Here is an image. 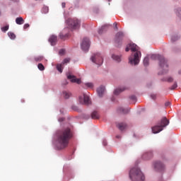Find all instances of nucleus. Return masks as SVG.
I'll list each match as a JSON object with an SVG mask.
<instances>
[{"label": "nucleus", "instance_id": "nucleus-1", "mask_svg": "<svg viewBox=\"0 0 181 181\" xmlns=\"http://www.w3.org/2000/svg\"><path fill=\"white\" fill-rule=\"evenodd\" d=\"M72 136H73L72 132L71 129L69 128L59 131L57 134V138H56L57 148L59 150H62L66 148Z\"/></svg>", "mask_w": 181, "mask_h": 181}, {"label": "nucleus", "instance_id": "nucleus-2", "mask_svg": "<svg viewBox=\"0 0 181 181\" xmlns=\"http://www.w3.org/2000/svg\"><path fill=\"white\" fill-rule=\"evenodd\" d=\"M129 50H132L133 54L129 57V63L134 66L138 65L141 57L140 47L135 43L130 42L126 47V52H129Z\"/></svg>", "mask_w": 181, "mask_h": 181}, {"label": "nucleus", "instance_id": "nucleus-3", "mask_svg": "<svg viewBox=\"0 0 181 181\" xmlns=\"http://www.w3.org/2000/svg\"><path fill=\"white\" fill-rule=\"evenodd\" d=\"M129 176L130 177V180H132V181H144L145 180V176L144 173L137 167H134L132 168V170H130Z\"/></svg>", "mask_w": 181, "mask_h": 181}, {"label": "nucleus", "instance_id": "nucleus-4", "mask_svg": "<svg viewBox=\"0 0 181 181\" xmlns=\"http://www.w3.org/2000/svg\"><path fill=\"white\" fill-rule=\"evenodd\" d=\"M158 58L159 61V67L160 69L163 71V72H159L158 74H166L168 71V64L167 59L164 57H162V55H151V59H156Z\"/></svg>", "mask_w": 181, "mask_h": 181}, {"label": "nucleus", "instance_id": "nucleus-5", "mask_svg": "<svg viewBox=\"0 0 181 181\" xmlns=\"http://www.w3.org/2000/svg\"><path fill=\"white\" fill-rule=\"evenodd\" d=\"M170 122L169 120L166 118V117H163L160 122L158 124V125L153 127L151 128L152 132L153 134H158L160 133L161 131L163 130V129L165 127H166L167 126H168Z\"/></svg>", "mask_w": 181, "mask_h": 181}, {"label": "nucleus", "instance_id": "nucleus-6", "mask_svg": "<svg viewBox=\"0 0 181 181\" xmlns=\"http://www.w3.org/2000/svg\"><path fill=\"white\" fill-rule=\"evenodd\" d=\"M91 61L95 64L96 65L100 66L104 62V59L99 52H97L96 54H93V56L90 58Z\"/></svg>", "mask_w": 181, "mask_h": 181}, {"label": "nucleus", "instance_id": "nucleus-7", "mask_svg": "<svg viewBox=\"0 0 181 181\" xmlns=\"http://www.w3.org/2000/svg\"><path fill=\"white\" fill-rule=\"evenodd\" d=\"M80 21L77 18H69L67 20V23L69 25V28L71 29H77L80 25Z\"/></svg>", "mask_w": 181, "mask_h": 181}, {"label": "nucleus", "instance_id": "nucleus-8", "mask_svg": "<svg viewBox=\"0 0 181 181\" xmlns=\"http://www.w3.org/2000/svg\"><path fill=\"white\" fill-rule=\"evenodd\" d=\"M80 103L88 105L91 103L90 99L88 95L83 93V96H79Z\"/></svg>", "mask_w": 181, "mask_h": 181}, {"label": "nucleus", "instance_id": "nucleus-9", "mask_svg": "<svg viewBox=\"0 0 181 181\" xmlns=\"http://www.w3.org/2000/svg\"><path fill=\"white\" fill-rule=\"evenodd\" d=\"M81 48L83 51L88 52L90 48V40L88 37H84L81 43Z\"/></svg>", "mask_w": 181, "mask_h": 181}, {"label": "nucleus", "instance_id": "nucleus-10", "mask_svg": "<svg viewBox=\"0 0 181 181\" xmlns=\"http://www.w3.org/2000/svg\"><path fill=\"white\" fill-rule=\"evenodd\" d=\"M154 170L156 172H163L165 170V165L160 162H156L154 163Z\"/></svg>", "mask_w": 181, "mask_h": 181}, {"label": "nucleus", "instance_id": "nucleus-11", "mask_svg": "<svg viewBox=\"0 0 181 181\" xmlns=\"http://www.w3.org/2000/svg\"><path fill=\"white\" fill-rule=\"evenodd\" d=\"M124 37V35L123 32L119 31L117 32V33H116V36L115 37V41H116V43H119L122 41Z\"/></svg>", "mask_w": 181, "mask_h": 181}, {"label": "nucleus", "instance_id": "nucleus-12", "mask_svg": "<svg viewBox=\"0 0 181 181\" xmlns=\"http://www.w3.org/2000/svg\"><path fill=\"white\" fill-rule=\"evenodd\" d=\"M49 41L51 44V45L54 46L56 45L57 42V36L55 35H52L50 36Z\"/></svg>", "mask_w": 181, "mask_h": 181}, {"label": "nucleus", "instance_id": "nucleus-13", "mask_svg": "<svg viewBox=\"0 0 181 181\" xmlns=\"http://www.w3.org/2000/svg\"><path fill=\"white\" fill-rule=\"evenodd\" d=\"M67 78L68 79L71 80L72 83H76L78 84L81 83V79H77L76 76H74V75H68Z\"/></svg>", "mask_w": 181, "mask_h": 181}, {"label": "nucleus", "instance_id": "nucleus-14", "mask_svg": "<svg viewBox=\"0 0 181 181\" xmlns=\"http://www.w3.org/2000/svg\"><path fill=\"white\" fill-rule=\"evenodd\" d=\"M66 29H64L59 35V37L62 40H65L69 37V33H66Z\"/></svg>", "mask_w": 181, "mask_h": 181}, {"label": "nucleus", "instance_id": "nucleus-15", "mask_svg": "<svg viewBox=\"0 0 181 181\" xmlns=\"http://www.w3.org/2000/svg\"><path fill=\"white\" fill-rule=\"evenodd\" d=\"M98 95H99V97H103V95L104 94L105 91V86H99V88H98Z\"/></svg>", "mask_w": 181, "mask_h": 181}, {"label": "nucleus", "instance_id": "nucleus-16", "mask_svg": "<svg viewBox=\"0 0 181 181\" xmlns=\"http://www.w3.org/2000/svg\"><path fill=\"white\" fill-rule=\"evenodd\" d=\"M107 28H108V25H103L102 26V28H99V30H98V33L101 35L103 34L104 32H106L107 30Z\"/></svg>", "mask_w": 181, "mask_h": 181}, {"label": "nucleus", "instance_id": "nucleus-17", "mask_svg": "<svg viewBox=\"0 0 181 181\" xmlns=\"http://www.w3.org/2000/svg\"><path fill=\"white\" fill-rule=\"evenodd\" d=\"M24 22H25V21H24V19L23 18V17H17V18H16V24H18V25H19L24 24Z\"/></svg>", "mask_w": 181, "mask_h": 181}, {"label": "nucleus", "instance_id": "nucleus-18", "mask_svg": "<svg viewBox=\"0 0 181 181\" xmlns=\"http://www.w3.org/2000/svg\"><path fill=\"white\" fill-rule=\"evenodd\" d=\"M91 117L93 119H100V115L97 111H94L91 114Z\"/></svg>", "mask_w": 181, "mask_h": 181}, {"label": "nucleus", "instance_id": "nucleus-19", "mask_svg": "<svg viewBox=\"0 0 181 181\" xmlns=\"http://www.w3.org/2000/svg\"><path fill=\"white\" fill-rule=\"evenodd\" d=\"M124 90H125V88H119L115 90L114 93H115V95H118L120 93H122Z\"/></svg>", "mask_w": 181, "mask_h": 181}, {"label": "nucleus", "instance_id": "nucleus-20", "mask_svg": "<svg viewBox=\"0 0 181 181\" xmlns=\"http://www.w3.org/2000/svg\"><path fill=\"white\" fill-rule=\"evenodd\" d=\"M112 59H113V60H115L117 62H121V57H119V55H115V54H113V55H112Z\"/></svg>", "mask_w": 181, "mask_h": 181}, {"label": "nucleus", "instance_id": "nucleus-21", "mask_svg": "<svg viewBox=\"0 0 181 181\" xmlns=\"http://www.w3.org/2000/svg\"><path fill=\"white\" fill-rule=\"evenodd\" d=\"M117 128H119V129L120 131H123L124 129H125L127 128V125L125 124L120 123V124H117Z\"/></svg>", "mask_w": 181, "mask_h": 181}, {"label": "nucleus", "instance_id": "nucleus-22", "mask_svg": "<svg viewBox=\"0 0 181 181\" xmlns=\"http://www.w3.org/2000/svg\"><path fill=\"white\" fill-rule=\"evenodd\" d=\"M63 95H64V97L66 99H68V98H69L71 97V93H70V92H67L66 90H64L63 91Z\"/></svg>", "mask_w": 181, "mask_h": 181}, {"label": "nucleus", "instance_id": "nucleus-23", "mask_svg": "<svg viewBox=\"0 0 181 181\" xmlns=\"http://www.w3.org/2000/svg\"><path fill=\"white\" fill-rule=\"evenodd\" d=\"M119 112L123 114H127L129 110L128 109H124V107H119Z\"/></svg>", "mask_w": 181, "mask_h": 181}, {"label": "nucleus", "instance_id": "nucleus-24", "mask_svg": "<svg viewBox=\"0 0 181 181\" xmlns=\"http://www.w3.org/2000/svg\"><path fill=\"white\" fill-rule=\"evenodd\" d=\"M151 157H152V154L151 153L143 155V158L146 160L150 159Z\"/></svg>", "mask_w": 181, "mask_h": 181}, {"label": "nucleus", "instance_id": "nucleus-25", "mask_svg": "<svg viewBox=\"0 0 181 181\" xmlns=\"http://www.w3.org/2000/svg\"><path fill=\"white\" fill-rule=\"evenodd\" d=\"M143 63L144 64V66H147L149 64V58L148 57H146L144 58V61H143Z\"/></svg>", "mask_w": 181, "mask_h": 181}, {"label": "nucleus", "instance_id": "nucleus-26", "mask_svg": "<svg viewBox=\"0 0 181 181\" xmlns=\"http://www.w3.org/2000/svg\"><path fill=\"white\" fill-rule=\"evenodd\" d=\"M62 64H58L57 65V70L60 72V73H62V71H63V68H62Z\"/></svg>", "mask_w": 181, "mask_h": 181}, {"label": "nucleus", "instance_id": "nucleus-27", "mask_svg": "<svg viewBox=\"0 0 181 181\" xmlns=\"http://www.w3.org/2000/svg\"><path fill=\"white\" fill-rule=\"evenodd\" d=\"M8 35L11 40H14L16 38V35L13 32H8Z\"/></svg>", "mask_w": 181, "mask_h": 181}, {"label": "nucleus", "instance_id": "nucleus-28", "mask_svg": "<svg viewBox=\"0 0 181 181\" xmlns=\"http://www.w3.org/2000/svg\"><path fill=\"white\" fill-rule=\"evenodd\" d=\"M85 86L86 87L89 88H93V83H92L91 82H87L86 83H85Z\"/></svg>", "mask_w": 181, "mask_h": 181}, {"label": "nucleus", "instance_id": "nucleus-29", "mask_svg": "<svg viewBox=\"0 0 181 181\" xmlns=\"http://www.w3.org/2000/svg\"><path fill=\"white\" fill-rule=\"evenodd\" d=\"M8 28H9V25H6L1 28V30H2V32L6 33L8 30Z\"/></svg>", "mask_w": 181, "mask_h": 181}, {"label": "nucleus", "instance_id": "nucleus-30", "mask_svg": "<svg viewBox=\"0 0 181 181\" xmlns=\"http://www.w3.org/2000/svg\"><path fill=\"white\" fill-rule=\"evenodd\" d=\"M71 61L70 58H65L62 64L64 65L69 63Z\"/></svg>", "mask_w": 181, "mask_h": 181}, {"label": "nucleus", "instance_id": "nucleus-31", "mask_svg": "<svg viewBox=\"0 0 181 181\" xmlns=\"http://www.w3.org/2000/svg\"><path fill=\"white\" fill-rule=\"evenodd\" d=\"M165 81H167L168 83H171L173 81V78H171V76H169L168 78H166V79H165Z\"/></svg>", "mask_w": 181, "mask_h": 181}, {"label": "nucleus", "instance_id": "nucleus-32", "mask_svg": "<svg viewBox=\"0 0 181 181\" xmlns=\"http://www.w3.org/2000/svg\"><path fill=\"white\" fill-rule=\"evenodd\" d=\"M38 69H39L40 71H44V70H45V66H44V65H42V64H38Z\"/></svg>", "mask_w": 181, "mask_h": 181}, {"label": "nucleus", "instance_id": "nucleus-33", "mask_svg": "<svg viewBox=\"0 0 181 181\" xmlns=\"http://www.w3.org/2000/svg\"><path fill=\"white\" fill-rule=\"evenodd\" d=\"M179 39V37L178 36H172L171 37V40L173 42H175L176 40H177Z\"/></svg>", "mask_w": 181, "mask_h": 181}, {"label": "nucleus", "instance_id": "nucleus-34", "mask_svg": "<svg viewBox=\"0 0 181 181\" xmlns=\"http://www.w3.org/2000/svg\"><path fill=\"white\" fill-rule=\"evenodd\" d=\"M43 59V57H37L36 58H35V60L36 62H41Z\"/></svg>", "mask_w": 181, "mask_h": 181}, {"label": "nucleus", "instance_id": "nucleus-35", "mask_svg": "<svg viewBox=\"0 0 181 181\" xmlns=\"http://www.w3.org/2000/svg\"><path fill=\"white\" fill-rule=\"evenodd\" d=\"M177 87V83H176V82H175V83H173V85L170 87V90H174Z\"/></svg>", "mask_w": 181, "mask_h": 181}, {"label": "nucleus", "instance_id": "nucleus-36", "mask_svg": "<svg viewBox=\"0 0 181 181\" xmlns=\"http://www.w3.org/2000/svg\"><path fill=\"white\" fill-rule=\"evenodd\" d=\"M48 11H49L48 7H47V6H45V7L43 8V12H44L45 13H48Z\"/></svg>", "mask_w": 181, "mask_h": 181}, {"label": "nucleus", "instance_id": "nucleus-37", "mask_svg": "<svg viewBox=\"0 0 181 181\" xmlns=\"http://www.w3.org/2000/svg\"><path fill=\"white\" fill-rule=\"evenodd\" d=\"M29 28H30V24L29 23H25L23 26L24 30H26Z\"/></svg>", "mask_w": 181, "mask_h": 181}, {"label": "nucleus", "instance_id": "nucleus-38", "mask_svg": "<svg viewBox=\"0 0 181 181\" xmlns=\"http://www.w3.org/2000/svg\"><path fill=\"white\" fill-rule=\"evenodd\" d=\"M130 100H132L133 101H136V96H134V95H132V96H130Z\"/></svg>", "mask_w": 181, "mask_h": 181}, {"label": "nucleus", "instance_id": "nucleus-39", "mask_svg": "<svg viewBox=\"0 0 181 181\" xmlns=\"http://www.w3.org/2000/svg\"><path fill=\"white\" fill-rule=\"evenodd\" d=\"M65 53V50L64 49H62L59 50V54L63 55Z\"/></svg>", "mask_w": 181, "mask_h": 181}, {"label": "nucleus", "instance_id": "nucleus-40", "mask_svg": "<svg viewBox=\"0 0 181 181\" xmlns=\"http://www.w3.org/2000/svg\"><path fill=\"white\" fill-rule=\"evenodd\" d=\"M113 25L115 26V29H116V30H118L117 23L116 22L113 23Z\"/></svg>", "mask_w": 181, "mask_h": 181}, {"label": "nucleus", "instance_id": "nucleus-41", "mask_svg": "<svg viewBox=\"0 0 181 181\" xmlns=\"http://www.w3.org/2000/svg\"><path fill=\"white\" fill-rule=\"evenodd\" d=\"M151 99L156 100V95H151Z\"/></svg>", "mask_w": 181, "mask_h": 181}, {"label": "nucleus", "instance_id": "nucleus-42", "mask_svg": "<svg viewBox=\"0 0 181 181\" xmlns=\"http://www.w3.org/2000/svg\"><path fill=\"white\" fill-rule=\"evenodd\" d=\"M170 105V102H166L165 106L168 107Z\"/></svg>", "mask_w": 181, "mask_h": 181}, {"label": "nucleus", "instance_id": "nucleus-43", "mask_svg": "<svg viewBox=\"0 0 181 181\" xmlns=\"http://www.w3.org/2000/svg\"><path fill=\"white\" fill-rule=\"evenodd\" d=\"M62 6L63 8H64L66 7V3H65V2H63V3L62 4Z\"/></svg>", "mask_w": 181, "mask_h": 181}, {"label": "nucleus", "instance_id": "nucleus-44", "mask_svg": "<svg viewBox=\"0 0 181 181\" xmlns=\"http://www.w3.org/2000/svg\"><path fill=\"white\" fill-rule=\"evenodd\" d=\"M73 110L75 111H78V107L76 106H74Z\"/></svg>", "mask_w": 181, "mask_h": 181}, {"label": "nucleus", "instance_id": "nucleus-45", "mask_svg": "<svg viewBox=\"0 0 181 181\" xmlns=\"http://www.w3.org/2000/svg\"><path fill=\"white\" fill-rule=\"evenodd\" d=\"M64 120V118H62V119H59V122H63Z\"/></svg>", "mask_w": 181, "mask_h": 181}, {"label": "nucleus", "instance_id": "nucleus-46", "mask_svg": "<svg viewBox=\"0 0 181 181\" xmlns=\"http://www.w3.org/2000/svg\"><path fill=\"white\" fill-rule=\"evenodd\" d=\"M103 145L106 146L107 145L106 142L104 141Z\"/></svg>", "mask_w": 181, "mask_h": 181}, {"label": "nucleus", "instance_id": "nucleus-47", "mask_svg": "<svg viewBox=\"0 0 181 181\" xmlns=\"http://www.w3.org/2000/svg\"><path fill=\"white\" fill-rule=\"evenodd\" d=\"M116 138L119 139V138H120V136H116Z\"/></svg>", "mask_w": 181, "mask_h": 181}, {"label": "nucleus", "instance_id": "nucleus-48", "mask_svg": "<svg viewBox=\"0 0 181 181\" xmlns=\"http://www.w3.org/2000/svg\"><path fill=\"white\" fill-rule=\"evenodd\" d=\"M180 12L181 13V10H180Z\"/></svg>", "mask_w": 181, "mask_h": 181}]
</instances>
